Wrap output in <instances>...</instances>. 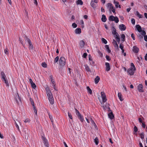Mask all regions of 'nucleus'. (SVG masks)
<instances>
[{
	"instance_id": "obj_37",
	"label": "nucleus",
	"mask_w": 147,
	"mask_h": 147,
	"mask_svg": "<svg viewBox=\"0 0 147 147\" xmlns=\"http://www.w3.org/2000/svg\"><path fill=\"white\" fill-rule=\"evenodd\" d=\"M59 57L58 56H57L55 58V59H54V63H57V62L58 61V60H59Z\"/></svg>"
},
{
	"instance_id": "obj_6",
	"label": "nucleus",
	"mask_w": 147,
	"mask_h": 147,
	"mask_svg": "<svg viewBox=\"0 0 147 147\" xmlns=\"http://www.w3.org/2000/svg\"><path fill=\"white\" fill-rule=\"evenodd\" d=\"M143 86L142 84H139L138 86V89L139 92H143L144 90L143 89Z\"/></svg>"
},
{
	"instance_id": "obj_49",
	"label": "nucleus",
	"mask_w": 147,
	"mask_h": 147,
	"mask_svg": "<svg viewBox=\"0 0 147 147\" xmlns=\"http://www.w3.org/2000/svg\"><path fill=\"white\" fill-rule=\"evenodd\" d=\"M131 23L133 24H135V20L134 18H132L131 19Z\"/></svg>"
},
{
	"instance_id": "obj_39",
	"label": "nucleus",
	"mask_w": 147,
	"mask_h": 147,
	"mask_svg": "<svg viewBox=\"0 0 147 147\" xmlns=\"http://www.w3.org/2000/svg\"><path fill=\"white\" fill-rule=\"evenodd\" d=\"M101 40L102 42L105 44H106L107 43V40L104 38H102Z\"/></svg>"
},
{
	"instance_id": "obj_35",
	"label": "nucleus",
	"mask_w": 147,
	"mask_h": 147,
	"mask_svg": "<svg viewBox=\"0 0 147 147\" xmlns=\"http://www.w3.org/2000/svg\"><path fill=\"white\" fill-rule=\"evenodd\" d=\"M48 115H49V117L51 120V122H53V117L48 112Z\"/></svg>"
},
{
	"instance_id": "obj_1",
	"label": "nucleus",
	"mask_w": 147,
	"mask_h": 147,
	"mask_svg": "<svg viewBox=\"0 0 147 147\" xmlns=\"http://www.w3.org/2000/svg\"><path fill=\"white\" fill-rule=\"evenodd\" d=\"M45 90L50 103L51 104H53L54 103L53 97L49 87L46 88Z\"/></svg>"
},
{
	"instance_id": "obj_4",
	"label": "nucleus",
	"mask_w": 147,
	"mask_h": 147,
	"mask_svg": "<svg viewBox=\"0 0 147 147\" xmlns=\"http://www.w3.org/2000/svg\"><path fill=\"white\" fill-rule=\"evenodd\" d=\"M109 20L110 21H114L116 23H118L119 22V20L118 17L117 16L114 17L113 16H110Z\"/></svg>"
},
{
	"instance_id": "obj_7",
	"label": "nucleus",
	"mask_w": 147,
	"mask_h": 147,
	"mask_svg": "<svg viewBox=\"0 0 147 147\" xmlns=\"http://www.w3.org/2000/svg\"><path fill=\"white\" fill-rule=\"evenodd\" d=\"M16 96L17 98H15V101L18 104H19V102L17 100V98L18 99L20 102H21V98L20 97L18 93H17L16 94Z\"/></svg>"
},
{
	"instance_id": "obj_29",
	"label": "nucleus",
	"mask_w": 147,
	"mask_h": 147,
	"mask_svg": "<svg viewBox=\"0 0 147 147\" xmlns=\"http://www.w3.org/2000/svg\"><path fill=\"white\" fill-rule=\"evenodd\" d=\"M136 14L140 18H141L143 17L142 16V15L140 14L138 11H137L136 12Z\"/></svg>"
},
{
	"instance_id": "obj_23",
	"label": "nucleus",
	"mask_w": 147,
	"mask_h": 147,
	"mask_svg": "<svg viewBox=\"0 0 147 147\" xmlns=\"http://www.w3.org/2000/svg\"><path fill=\"white\" fill-rule=\"evenodd\" d=\"M76 4L77 5H82L83 4V2L82 0H78L77 1Z\"/></svg>"
},
{
	"instance_id": "obj_57",
	"label": "nucleus",
	"mask_w": 147,
	"mask_h": 147,
	"mask_svg": "<svg viewBox=\"0 0 147 147\" xmlns=\"http://www.w3.org/2000/svg\"><path fill=\"white\" fill-rule=\"evenodd\" d=\"M106 58L107 59L108 61H110L111 60L110 57L108 55H107L106 56Z\"/></svg>"
},
{
	"instance_id": "obj_21",
	"label": "nucleus",
	"mask_w": 147,
	"mask_h": 147,
	"mask_svg": "<svg viewBox=\"0 0 147 147\" xmlns=\"http://www.w3.org/2000/svg\"><path fill=\"white\" fill-rule=\"evenodd\" d=\"M122 95L120 92L118 93V97H119L120 100L121 101H123V99L122 98Z\"/></svg>"
},
{
	"instance_id": "obj_50",
	"label": "nucleus",
	"mask_w": 147,
	"mask_h": 147,
	"mask_svg": "<svg viewBox=\"0 0 147 147\" xmlns=\"http://www.w3.org/2000/svg\"><path fill=\"white\" fill-rule=\"evenodd\" d=\"M101 97H103L106 96L105 93L103 92H101Z\"/></svg>"
},
{
	"instance_id": "obj_31",
	"label": "nucleus",
	"mask_w": 147,
	"mask_h": 147,
	"mask_svg": "<svg viewBox=\"0 0 147 147\" xmlns=\"http://www.w3.org/2000/svg\"><path fill=\"white\" fill-rule=\"evenodd\" d=\"M85 69L88 72L90 71V68L88 65H86L85 66Z\"/></svg>"
},
{
	"instance_id": "obj_25",
	"label": "nucleus",
	"mask_w": 147,
	"mask_h": 147,
	"mask_svg": "<svg viewBox=\"0 0 147 147\" xmlns=\"http://www.w3.org/2000/svg\"><path fill=\"white\" fill-rule=\"evenodd\" d=\"M86 88L88 92L90 94H92V91L89 87L88 86H87Z\"/></svg>"
},
{
	"instance_id": "obj_43",
	"label": "nucleus",
	"mask_w": 147,
	"mask_h": 147,
	"mask_svg": "<svg viewBox=\"0 0 147 147\" xmlns=\"http://www.w3.org/2000/svg\"><path fill=\"white\" fill-rule=\"evenodd\" d=\"M140 137L142 139H143L144 138V134L143 133H142L140 134Z\"/></svg>"
},
{
	"instance_id": "obj_3",
	"label": "nucleus",
	"mask_w": 147,
	"mask_h": 147,
	"mask_svg": "<svg viewBox=\"0 0 147 147\" xmlns=\"http://www.w3.org/2000/svg\"><path fill=\"white\" fill-rule=\"evenodd\" d=\"M1 74L2 81L4 82L6 84L7 86H8V82L4 72L3 71L1 72Z\"/></svg>"
},
{
	"instance_id": "obj_22",
	"label": "nucleus",
	"mask_w": 147,
	"mask_h": 147,
	"mask_svg": "<svg viewBox=\"0 0 147 147\" xmlns=\"http://www.w3.org/2000/svg\"><path fill=\"white\" fill-rule=\"evenodd\" d=\"M114 3L115 4V6L117 8L118 7L119 8H121V6L120 5H119V2L117 1H114Z\"/></svg>"
},
{
	"instance_id": "obj_44",
	"label": "nucleus",
	"mask_w": 147,
	"mask_h": 147,
	"mask_svg": "<svg viewBox=\"0 0 147 147\" xmlns=\"http://www.w3.org/2000/svg\"><path fill=\"white\" fill-rule=\"evenodd\" d=\"M42 66L44 67H47V64L45 62H43L42 63Z\"/></svg>"
},
{
	"instance_id": "obj_11",
	"label": "nucleus",
	"mask_w": 147,
	"mask_h": 147,
	"mask_svg": "<svg viewBox=\"0 0 147 147\" xmlns=\"http://www.w3.org/2000/svg\"><path fill=\"white\" fill-rule=\"evenodd\" d=\"M25 41L28 42L29 45L32 44L31 42L30 39L26 36L25 38Z\"/></svg>"
},
{
	"instance_id": "obj_14",
	"label": "nucleus",
	"mask_w": 147,
	"mask_h": 147,
	"mask_svg": "<svg viewBox=\"0 0 147 147\" xmlns=\"http://www.w3.org/2000/svg\"><path fill=\"white\" fill-rule=\"evenodd\" d=\"M112 33L113 34H115L117 32H116V29L113 25L112 26Z\"/></svg>"
},
{
	"instance_id": "obj_46",
	"label": "nucleus",
	"mask_w": 147,
	"mask_h": 147,
	"mask_svg": "<svg viewBox=\"0 0 147 147\" xmlns=\"http://www.w3.org/2000/svg\"><path fill=\"white\" fill-rule=\"evenodd\" d=\"M90 64L92 65H94L95 64V63L92 60L89 61Z\"/></svg>"
},
{
	"instance_id": "obj_40",
	"label": "nucleus",
	"mask_w": 147,
	"mask_h": 147,
	"mask_svg": "<svg viewBox=\"0 0 147 147\" xmlns=\"http://www.w3.org/2000/svg\"><path fill=\"white\" fill-rule=\"evenodd\" d=\"M102 98L103 102H105L106 101L107 99H106V96L102 97Z\"/></svg>"
},
{
	"instance_id": "obj_28",
	"label": "nucleus",
	"mask_w": 147,
	"mask_h": 147,
	"mask_svg": "<svg viewBox=\"0 0 147 147\" xmlns=\"http://www.w3.org/2000/svg\"><path fill=\"white\" fill-rule=\"evenodd\" d=\"M50 78L51 80V81L53 84H54L55 83V82L54 80H53V76L51 75L50 76Z\"/></svg>"
},
{
	"instance_id": "obj_56",
	"label": "nucleus",
	"mask_w": 147,
	"mask_h": 147,
	"mask_svg": "<svg viewBox=\"0 0 147 147\" xmlns=\"http://www.w3.org/2000/svg\"><path fill=\"white\" fill-rule=\"evenodd\" d=\"M138 129L137 127L136 126H135L134 127V131L135 132H136L138 131Z\"/></svg>"
},
{
	"instance_id": "obj_5",
	"label": "nucleus",
	"mask_w": 147,
	"mask_h": 147,
	"mask_svg": "<svg viewBox=\"0 0 147 147\" xmlns=\"http://www.w3.org/2000/svg\"><path fill=\"white\" fill-rule=\"evenodd\" d=\"M59 62L60 66H63L65 63V60L64 57H61L59 61Z\"/></svg>"
},
{
	"instance_id": "obj_2",
	"label": "nucleus",
	"mask_w": 147,
	"mask_h": 147,
	"mask_svg": "<svg viewBox=\"0 0 147 147\" xmlns=\"http://www.w3.org/2000/svg\"><path fill=\"white\" fill-rule=\"evenodd\" d=\"M131 67L129 68L127 70V72L128 75L132 76L134 74L136 70V68L134 64L132 63H131Z\"/></svg>"
},
{
	"instance_id": "obj_62",
	"label": "nucleus",
	"mask_w": 147,
	"mask_h": 147,
	"mask_svg": "<svg viewBox=\"0 0 147 147\" xmlns=\"http://www.w3.org/2000/svg\"><path fill=\"white\" fill-rule=\"evenodd\" d=\"M142 123V127L144 128H145V127L146 125H145V123H144L143 122V123Z\"/></svg>"
},
{
	"instance_id": "obj_42",
	"label": "nucleus",
	"mask_w": 147,
	"mask_h": 147,
	"mask_svg": "<svg viewBox=\"0 0 147 147\" xmlns=\"http://www.w3.org/2000/svg\"><path fill=\"white\" fill-rule=\"evenodd\" d=\"M75 110L76 113V115H77V116L80 114L79 111L77 110V109H76L75 108Z\"/></svg>"
},
{
	"instance_id": "obj_17",
	"label": "nucleus",
	"mask_w": 147,
	"mask_h": 147,
	"mask_svg": "<svg viewBox=\"0 0 147 147\" xmlns=\"http://www.w3.org/2000/svg\"><path fill=\"white\" fill-rule=\"evenodd\" d=\"M108 116L111 119H113L114 117L113 113L112 112L109 113Z\"/></svg>"
},
{
	"instance_id": "obj_15",
	"label": "nucleus",
	"mask_w": 147,
	"mask_h": 147,
	"mask_svg": "<svg viewBox=\"0 0 147 147\" xmlns=\"http://www.w3.org/2000/svg\"><path fill=\"white\" fill-rule=\"evenodd\" d=\"M136 28L137 29L138 31L140 32L142 31V28L141 26L139 25H137L136 26Z\"/></svg>"
},
{
	"instance_id": "obj_54",
	"label": "nucleus",
	"mask_w": 147,
	"mask_h": 147,
	"mask_svg": "<svg viewBox=\"0 0 147 147\" xmlns=\"http://www.w3.org/2000/svg\"><path fill=\"white\" fill-rule=\"evenodd\" d=\"M87 55V54L86 53H84L83 55V57L85 58H86Z\"/></svg>"
},
{
	"instance_id": "obj_55",
	"label": "nucleus",
	"mask_w": 147,
	"mask_h": 147,
	"mask_svg": "<svg viewBox=\"0 0 147 147\" xmlns=\"http://www.w3.org/2000/svg\"><path fill=\"white\" fill-rule=\"evenodd\" d=\"M131 36L133 40H134L135 39V36L134 34L133 33L132 34H131Z\"/></svg>"
},
{
	"instance_id": "obj_58",
	"label": "nucleus",
	"mask_w": 147,
	"mask_h": 147,
	"mask_svg": "<svg viewBox=\"0 0 147 147\" xmlns=\"http://www.w3.org/2000/svg\"><path fill=\"white\" fill-rule=\"evenodd\" d=\"M30 122L28 118L26 119L24 121V122L25 123L29 122Z\"/></svg>"
},
{
	"instance_id": "obj_41",
	"label": "nucleus",
	"mask_w": 147,
	"mask_h": 147,
	"mask_svg": "<svg viewBox=\"0 0 147 147\" xmlns=\"http://www.w3.org/2000/svg\"><path fill=\"white\" fill-rule=\"evenodd\" d=\"M28 48L30 50H33V45L32 44L29 45Z\"/></svg>"
},
{
	"instance_id": "obj_19",
	"label": "nucleus",
	"mask_w": 147,
	"mask_h": 147,
	"mask_svg": "<svg viewBox=\"0 0 147 147\" xmlns=\"http://www.w3.org/2000/svg\"><path fill=\"white\" fill-rule=\"evenodd\" d=\"M81 29L80 28H77L75 30V32L76 34H79L81 33Z\"/></svg>"
},
{
	"instance_id": "obj_48",
	"label": "nucleus",
	"mask_w": 147,
	"mask_h": 147,
	"mask_svg": "<svg viewBox=\"0 0 147 147\" xmlns=\"http://www.w3.org/2000/svg\"><path fill=\"white\" fill-rule=\"evenodd\" d=\"M68 116L69 117V118L71 119H72L73 118H72V117L71 114L68 112Z\"/></svg>"
},
{
	"instance_id": "obj_64",
	"label": "nucleus",
	"mask_w": 147,
	"mask_h": 147,
	"mask_svg": "<svg viewBox=\"0 0 147 147\" xmlns=\"http://www.w3.org/2000/svg\"><path fill=\"white\" fill-rule=\"evenodd\" d=\"M144 58H145V60L146 61H147V53L146 54V55H145L144 57Z\"/></svg>"
},
{
	"instance_id": "obj_27",
	"label": "nucleus",
	"mask_w": 147,
	"mask_h": 147,
	"mask_svg": "<svg viewBox=\"0 0 147 147\" xmlns=\"http://www.w3.org/2000/svg\"><path fill=\"white\" fill-rule=\"evenodd\" d=\"M90 121L91 122L92 124L96 128V127H97L94 121L92 119V118H90Z\"/></svg>"
},
{
	"instance_id": "obj_51",
	"label": "nucleus",
	"mask_w": 147,
	"mask_h": 147,
	"mask_svg": "<svg viewBox=\"0 0 147 147\" xmlns=\"http://www.w3.org/2000/svg\"><path fill=\"white\" fill-rule=\"evenodd\" d=\"M119 48L121 50L123 49V46L122 44H120L119 45Z\"/></svg>"
},
{
	"instance_id": "obj_34",
	"label": "nucleus",
	"mask_w": 147,
	"mask_h": 147,
	"mask_svg": "<svg viewBox=\"0 0 147 147\" xmlns=\"http://www.w3.org/2000/svg\"><path fill=\"white\" fill-rule=\"evenodd\" d=\"M42 140L43 141V143L44 144L45 143V142H48V140L45 137H44L42 136Z\"/></svg>"
},
{
	"instance_id": "obj_61",
	"label": "nucleus",
	"mask_w": 147,
	"mask_h": 147,
	"mask_svg": "<svg viewBox=\"0 0 147 147\" xmlns=\"http://www.w3.org/2000/svg\"><path fill=\"white\" fill-rule=\"evenodd\" d=\"M15 125H16V128L19 130V127L18 125L17 124V123L15 121Z\"/></svg>"
},
{
	"instance_id": "obj_33",
	"label": "nucleus",
	"mask_w": 147,
	"mask_h": 147,
	"mask_svg": "<svg viewBox=\"0 0 147 147\" xmlns=\"http://www.w3.org/2000/svg\"><path fill=\"white\" fill-rule=\"evenodd\" d=\"M94 142L96 145H97L98 143V140L97 138H96L94 139Z\"/></svg>"
},
{
	"instance_id": "obj_53",
	"label": "nucleus",
	"mask_w": 147,
	"mask_h": 147,
	"mask_svg": "<svg viewBox=\"0 0 147 147\" xmlns=\"http://www.w3.org/2000/svg\"><path fill=\"white\" fill-rule=\"evenodd\" d=\"M115 39L117 42H119V41L120 40L119 36H116V37H115Z\"/></svg>"
},
{
	"instance_id": "obj_38",
	"label": "nucleus",
	"mask_w": 147,
	"mask_h": 147,
	"mask_svg": "<svg viewBox=\"0 0 147 147\" xmlns=\"http://www.w3.org/2000/svg\"><path fill=\"white\" fill-rule=\"evenodd\" d=\"M32 88L34 89H35L36 87V84L33 82V83L31 84Z\"/></svg>"
},
{
	"instance_id": "obj_60",
	"label": "nucleus",
	"mask_w": 147,
	"mask_h": 147,
	"mask_svg": "<svg viewBox=\"0 0 147 147\" xmlns=\"http://www.w3.org/2000/svg\"><path fill=\"white\" fill-rule=\"evenodd\" d=\"M44 145H45L46 147H48L49 146V144L48 142H45L44 144Z\"/></svg>"
},
{
	"instance_id": "obj_8",
	"label": "nucleus",
	"mask_w": 147,
	"mask_h": 147,
	"mask_svg": "<svg viewBox=\"0 0 147 147\" xmlns=\"http://www.w3.org/2000/svg\"><path fill=\"white\" fill-rule=\"evenodd\" d=\"M105 70L107 71H109L111 69V67L109 63L107 62H106L105 63Z\"/></svg>"
},
{
	"instance_id": "obj_24",
	"label": "nucleus",
	"mask_w": 147,
	"mask_h": 147,
	"mask_svg": "<svg viewBox=\"0 0 147 147\" xmlns=\"http://www.w3.org/2000/svg\"><path fill=\"white\" fill-rule=\"evenodd\" d=\"M79 24L81 25V26L83 28L84 26V22L83 20H81L78 21Z\"/></svg>"
},
{
	"instance_id": "obj_52",
	"label": "nucleus",
	"mask_w": 147,
	"mask_h": 147,
	"mask_svg": "<svg viewBox=\"0 0 147 147\" xmlns=\"http://www.w3.org/2000/svg\"><path fill=\"white\" fill-rule=\"evenodd\" d=\"M72 25L74 28H76L77 27V24L75 23H73Z\"/></svg>"
},
{
	"instance_id": "obj_63",
	"label": "nucleus",
	"mask_w": 147,
	"mask_h": 147,
	"mask_svg": "<svg viewBox=\"0 0 147 147\" xmlns=\"http://www.w3.org/2000/svg\"><path fill=\"white\" fill-rule=\"evenodd\" d=\"M144 40L146 41L147 42V36L145 35L144 36Z\"/></svg>"
},
{
	"instance_id": "obj_10",
	"label": "nucleus",
	"mask_w": 147,
	"mask_h": 147,
	"mask_svg": "<svg viewBox=\"0 0 147 147\" xmlns=\"http://www.w3.org/2000/svg\"><path fill=\"white\" fill-rule=\"evenodd\" d=\"M107 8L109 9L110 11H111L112 9H113V5L109 3L107 4Z\"/></svg>"
},
{
	"instance_id": "obj_18",
	"label": "nucleus",
	"mask_w": 147,
	"mask_h": 147,
	"mask_svg": "<svg viewBox=\"0 0 147 147\" xmlns=\"http://www.w3.org/2000/svg\"><path fill=\"white\" fill-rule=\"evenodd\" d=\"M101 20L103 22H105L106 21L107 18L106 16L104 15H102V17L101 18Z\"/></svg>"
},
{
	"instance_id": "obj_47",
	"label": "nucleus",
	"mask_w": 147,
	"mask_h": 147,
	"mask_svg": "<svg viewBox=\"0 0 147 147\" xmlns=\"http://www.w3.org/2000/svg\"><path fill=\"white\" fill-rule=\"evenodd\" d=\"M98 53L100 57H101L102 56L103 54L102 53L100 52V51H98Z\"/></svg>"
},
{
	"instance_id": "obj_45",
	"label": "nucleus",
	"mask_w": 147,
	"mask_h": 147,
	"mask_svg": "<svg viewBox=\"0 0 147 147\" xmlns=\"http://www.w3.org/2000/svg\"><path fill=\"white\" fill-rule=\"evenodd\" d=\"M141 32V34L143 36H145V34H146V32L144 30H142Z\"/></svg>"
},
{
	"instance_id": "obj_59",
	"label": "nucleus",
	"mask_w": 147,
	"mask_h": 147,
	"mask_svg": "<svg viewBox=\"0 0 147 147\" xmlns=\"http://www.w3.org/2000/svg\"><path fill=\"white\" fill-rule=\"evenodd\" d=\"M88 57H89V61H90L92 60V59L91 57V56L90 55H89Z\"/></svg>"
},
{
	"instance_id": "obj_32",
	"label": "nucleus",
	"mask_w": 147,
	"mask_h": 147,
	"mask_svg": "<svg viewBox=\"0 0 147 147\" xmlns=\"http://www.w3.org/2000/svg\"><path fill=\"white\" fill-rule=\"evenodd\" d=\"M95 3L94 2V1L92 0L90 3L91 5L93 7H95Z\"/></svg>"
},
{
	"instance_id": "obj_20",
	"label": "nucleus",
	"mask_w": 147,
	"mask_h": 147,
	"mask_svg": "<svg viewBox=\"0 0 147 147\" xmlns=\"http://www.w3.org/2000/svg\"><path fill=\"white\" fill-rule=\"evenodd\" d=\"M100 80V78L98 76H97L96 78H95L94 81L95 83L96 84H97L99 82V80Z\"/></svg>"
},
{
	"instance_id": "obj_13",
	"label": "nucleus",
	"mask_w": 147,
	"mask_h": 147,
	"mask_svg": "<svg viewBox=\"0 0 147 147\" xmlns=\"http://www.w3.org/2000/svg\"><path fill=\"white\" fill-rule=\"evenodd\" d=\"M133 51L135 53H137L138 52L139 49L137 47L134 46L133 47Z\"/></svg>"
},
{
	"instance_id": "obj_16",
	"label": "nucleus",
	"mask_w": 147,
	"mask_h": 147,
	"mask_svg": "<svg viewBox=\"0 0 147 147\" xmlns=\"http://www.w3.org/2000/svg\"><path fill=\"white\" fill-rule=\"evenodd\" d=\"M80 47L82 48H83L84 46L85 43L83 40H81L79 43Z\"/></svg>"
},
{
	"instance_id": "obj_36",
	"label": "nucleus",
	"mask_w": 147,
	"mask_h": 147,
	"mask_svg": "<svg viewBox=\"0 0 147 147\" xmlns=\"http://www.w3.org/2000/svg\"><path fill=\"white\" fill-rule=\"evenodd\" d=\"M121 40L122 41H124L125 40V35L124 34H122L121 36Z\"/></svg>"
},
{
	"instance_id": "obj_26",
	"label": "nucleus",
	"mask_w": 147,
	"mask_h": 147,
	"mask_svg": "<svg viewBox=\"0 0 147 147\" xmlns=\"http://www.w3.org/2000/svg\"><path fill=\"white\" fill-rule=\"evenodd\" d=\"M78 118L80 119L81 122H82L83 121L84 118L81 115V114L78 116Z\"/></svg>"
},
{
	"instance_id": "obj_30",
	"label": "nucleus",
	"mask_w": 147,
	"mask_h": 147,
	"mask_svg": "<svg viewBox=\"0 0 147 147\" xmlns=\"http://www.w3.org/2000/svg\"><path fill=\"white\" fill-rule=\"evenodd\" d=\"M105 49H106L107 50V52L109 53H110L111 51L109 49V47L108 46V45H105Z\"/></svg>"
},
{
	"instance_id": "obj_9",
	"label": "nucleus",
	"mask_w": 147,
	"mask_h": 147,
	"mask_svg": "<svg viewBox=\"0 0 147 147\" xmlns=\"http://www.w3.org/2000/svg\"><path fill=\"white\" fill-rule=\"evenodd\" d=\"M119 28L121 30H125L126 29L125 26L123 24L120 25L119 26Z\"/></svg>"
},
{
	"instance_id": "obj_12",
	"label": "nucleus",
	"mask_w": 147,
	"mask_h": 147,
	"mask_svg": "<svg viewBox=\"0 0 147 147\" xmlns=\"http://www.w3.org/2000/svg\"><path fill=\"white\" fill-rule=\"evenodd\" d=\"M25 41L28 42L29 45L32 44L31 42L30 39L26 36L25 38Z\"/></svg>"
}]
</instances>
